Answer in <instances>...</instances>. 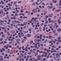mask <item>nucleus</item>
<instances>
[{
	"instance_id": "4be33fe9",
	"label": "nucleus",
	"mask_w": 61,
	"mask_h": 61,
	"mask_svg": "<svg viewBox=\"0 0 61 61\" xmlns=\"http://www.w3.org/2000/svg\"><path fill=\"white\" fill-rule=\"evenodd\" d=\"M2 49L3 50V51H5V50L4 48H2Z\"/></svg>"
},
{
	"instance_id": "a18cd8bd",
	"label": "nucleus",
	"mask_w": 61,
	"mask_h": 61,
	"mask_svg": "<svg viewBox=\"0 0 61 61\" xmlns=\"http://www.w3.org/2000/svg\"><path fill=\"white\" fill-rule=\"evenodd\" d=\"M16 12L15 11H14L13 12V13H14L15 14V13Z\"/></svg>"
},
{
	"instance_id": "3c124183",
	"label": "nucleus",
	"mask_w": 61,
	"mask_h": 61,
	"mask_svg": "<svg viewBox=\"0 0 61 61\" xmlns=\"http://www.w3.org/2000/svg\"><path fill=\"white\" fill-rule=\"evenodd\" d=\"M22 3V2L21 1H18V3Z\"/></svg>"
},
{
	"instance_id": "2f4dec72",
	"label": "nucleus",
	"mask_w": 61,
	"mask_h": 61,
	"mask_svg": "<svg viewBox=\"0 0 61 61\" xmlns=\"http://www.w3.org/2000/svg\"><path fill=\"white\" fill-rule=\"evenodd\" d=\"M0 25H3V24L2 23H1V22H0Z\"/></svg>"
},
{
	"instance_id": "5fc2aeb1",
	"label": "nucleus",
	"mask_w": 61,
	"mask_h": 61,
	"mask_svg": "<svg viewBox=\"0 0 61 61\" xmlns=\"http://www.w3.org/2000/svg\"><path fill=\"white\" fill-rule=\"evenodd\" d=\"M17 15H18L16 13H15V16H17Z\"/></svg>"
},
{
	"instance_id": "69168bd1",
	"label": "nucleus",
	"mask_w": 61,
	"mask_h": 61,
	"mask_svg": "<svg viewBox=\"0 0 61 61\" xmlns=\"http://www.w3.org/2000/svg\"><path fill=\"white\" fill-rule=\"evenodd\" d=\"M46 60V58H44L43 60V61H45Z\"/></svg>"
},
{
	"instance_id": "6ab92c4d",
	"label": "nucleus",
	"mask_w": 61,
	"mask_h": 61,
	"mask_svg": "<svg viewBox=\"0 0 61 61\" xmlns=\"http://www.w3.org/2000/svg\"><path fill=\"white\" fill-rule=\"evenodd\" d=\"M36 20H33V23H36Z\"/></svg>"
},
{
	"instance_id": "603ef678",
	"label": "nucleus",
	"mask_w": 61,
	"mask_h": 61,
	"mask_svg": "<svg viewBox=\"0 0 61 61\" xmlns=\"http://www.w3.org/2000/svg\"><path fill=\"white\" fill-rule=\"evenodd\" d=\"M53 33H54V34H55V30H53Z\"/></svg>"
},
{
	"instance_id": "aec40b11",
	"label": "nucleus",
	"mask_w": 61,
	"mask_h": 61,
	"mask_svg": "<svg viewBox=\"0 0 61 61\" xmlns=\"http://www.w3.org/2000/svg\"><path fill=\"white\" fill-rule=\"evenodd\" d=\"M7 17V19H9V16H8V15H7V16H6Z\"/></svg>"
},
{
	"instance_id": "f3484780",
	"label": "nucleus",
	"mask_w": 61,
	"mask_h": 61,
	"mask_svg": "<svg viewBox=\"0 0 61 61\" xmlns=\"http://www.w3.org/2000/svg\"><path fill=\"white\" fill-rule=\"evenodd\" d=\"M46 23V24H48V20H46L45 21Z\"/></svg>"
},
{
	"instance_id": "ea45409f",
	"label": "nucleus",
	"mask_w": 61,
	"mask_h": 61,
	"mask_svg": "<svg viewBox=\"0 0 61 61\" xmlns=\"http://www.w3.org/2000/svg\"><path fill=\"white\" fill-rule=\"evenodd\" d=\"M22 30H19V32H20L21 33H22Z\"/></svg>"
},
{
	"instance_id": "864d4df0",
	"label": "nucleus",
	"mask_w": 61,
	"mask_h": 61,
	"mask_svg": "<svg viewBox=\"0 0 61 61\" xmlns=\"http://www.w3.org/2000/svg\"><path fill=\"white\" fill-rule=\"evenodd\" d=\"M40 59H41L40 58H37V60H40Z\"/></svg>"
},
{
	"instance_id": "774afa93",
	"label": "nucleus",
	"mask_w": 61,
	"mask_h": 61,
	"mask_svg": "<svg viewBox=\"0 0 61 61\" xmlns=\"http://www.w3.org/2000/svg\"><path fill=\"white\" fill-rule=\"evenodd\" d=\"M58 42H60L61 43V40H59Z\"/></svg>"
},
{
	"instance_id": "c756f323",
	"label": "nucleus",
	"mask_w": 61,
	"mask_h": 61,
	"mask_svg": "<svg viewBox=\"0 0 61 61\" xmlns=\"http://www.w3.org/2000/svg\"><path fill=\"white\" fill-rule=\"evenodd\" d=\"M20 55H21V56H22L23 57H24V55H23V54H22V53H20Z\"/></svg>"
},
{
	"instance_id": "9b49d317",
	"label": "nucleus",
	"mask_w": 61,
	"mask_h": 61,
	"mask_svg": "<svg viewBox=\"0 0 61 61\" xmlns=\"http://www.w3.org/2000/svg\"><path fill=\"white\" fill-rule=\"evenodd\" d=\"M50 51V50H47V53H49V52Z\"/></svg>"
},
{
	"instance_id": "6e6552de",
	"label": "nucleus",
	"mask_w": 61,
	"mask_h": 61,
	"mask_svg": "<svg viewBox=\"0 0 61 61\" xmlns=\"http://www.w3.org/2000/svg\"><path fill=\"white\" fill-rule=\"evenodd\" d=\"M26 40V39H24L22 40V41L21 42H22V43H24V41Z\"/></svg>"
},
{
	"instance_id": "2eb2a0df",
	"label": "nucleus",
	"mask_w": 61,
	"mask_h": 61,
	"mask_svg": "<svg viewBox=\"0 0 61 61\" xmlns=\"http://www.w3.org/2000/svg\"><path fill=\"white\" fill-rule=\"evenodd\" d=\"M27 24V23L26 22H25L24 23V25H26Z\"/></svg>"
},
{
	"instance_id": "412c9836",
	"label": "nucleus",
	"mask_w": 61,
	"mask_h": 61,
	"mask_svg": "<svg viewBox=\"0 0 61 61\" xmlns=\"http://www.w3.org/2000/svg\"><path fill=\"white\" fill-rule=\"evenodd\" d=\"M17 3V2H14L13 4L14 5H15Z\"/></svg>"
},
{
	"instance_id": "052dcab7",
	"label": "nucleus",
	"mask_w": 61,
	"mask_h": 61,
	"mask_svg": "<svg viewBox=\"0 0 61 61\" xmlns=\"http://www.w3.org/2000/svg\"><path fill=\"white\" fill-rule=\"evenodd\" d=\"M29 22H30V23H32V21H30V20H29Z\"/></svg>"
},
{
	"instance_id": "8fccbe9b",
	"label": "nucleus",
	"mask_w": 61,
	"mask_h": 61,
	"mask_svg": "<svg viewBox=\"0 0 61 61\" xmlns=\"http://www.w3.org/2000/svg\"><path fill=\"white\" fill-rule=\"evenodd\" d=\"M0 12L1 13H3V11H0Z\"/></svg>"
},
{
	"instance_id": "5701e85b",
	"label": "nucleus",
	"mask_w": 61,
	"mask_h": 61,
	"mask_svg": "<svg viewBox=\"0 0 61 61\" xmlns=\"http://www.w3.org/2000/svg\"><path fill=\"white\" fill-rule=\"evenodd\" d=\"M56 56H60L59 54L58 53H57L56 54Z\"/></svg>"
},
{
	"instance_id": "b1692460",
	"label": "nucleus",
	"mask_w": 61,
	"mask_h": 61,
	"mask_svg": "<svg viewBox=\"0 0 61 61\" xmlns=\"http://www.w3.org/2000/svg\"><path fill=\"white\" fill-rule=\"evenodd\" d=\"M35 48L37 47V44H36L35 45Z\"/></svg>"
},
{
	"instance_id": "49530a36",
	"label": "nucleus",
	"mask_w": 61,
	"mask_h": 61,
	"mask_svg": "<svg viewBox=\"0 0 61 61\" xmlns=\"http://www.w3.org/2000/svg\"><path fill=\"white\" fill-rule=\"evenodd\" d=\"M16 22L17 23H20V22H19L18 20L17 21H16Z\"/></svg>"
},
{
	"instance_id": "39448f33",
	"label": "nucleus",
	"mask_w": 61,
	"mask_h": 61,
	"mask_svg": "<svg viewBox=\"0 0 61 61\" xmlns=\"http://www.w3.org/2000/svg\"><path fill=\"white\" fill-rule=\"evenodd\" d=\"M47 8L49 9H52V6H48L47 7Z\"/></svg>"
},
{
	"instance_id": "f03ea898",
	"label": "nucleus",
	"mask_w": 61,
	"mask_h": 61,
	"mask_svg": "<svg viewBox=\"0 0 61 61\" xmlns=\"http://www.w3.org/2000/svg\"><path fill=\"white\" fill-rule=\"evenodd\" d=\"M33 12L35 13H36L37 12V10L36 9H33Z\"/></svg>"
},
{
	"instance_id": "20e7f679",
	"label": "nucleus",
	"mask_w": 61,
	"mask_h": 61,
	"mask_svg": "<svg viewBox=\"0 0 61 61\" xmlns=\"http://www.w3.org/2000/svg\"><path fill=\"white\" fill-rule=\"evenodd\" d=\"M3 23L4 24H6L7 21L5 20H3Z\"/></svg>"
},
{
	"instance_id": "79ce46f5",
	"label": "nucleus",
	"mask_w": 61,
	"mask_h": 61,
	"mask_svg": "<svg viewBox=\"0 0 61 61\" xmlns=\"http://www.w3.org/2000/svg\"><path fill=\"white\" fill-rule=\"evenodd\" d=\"M25 8L24 7H23V8H22V9L23 10H24Z\"/></svg>"
},
{
	"instance_id": "e2e57ef3",
	"label": "nucleus",
	"mask_w": 61,
	"mask_h": 61,
	"mask_svg": "<svg viewBox=\"0 0 61 61\" xmlns=\"http://www.w3.org/2000/svg\"><path fill=\"white\" fill-rule=\"evenodd\" d=\"M21 52H22L23 53H25V51H21Z\"/></svg>"
},
{
	"instance_id": "473e14b6",
	"label": "nucleus",
	"mask_w": 61,
	"mask_h": 61,
	"mask_svg": "<svg viewBox=\"0 0 61 61\" xmlns=\"http://www.w3.org/2000/svg\"><path fill=\"white\" fill-rule=\"evenodd\" d=\"M2 37H5V35H2Z\"/></svg>"
},
{
	"instance_id": "09e8293b",
	"label": "nucleus",
	"mask_w": 61,
	"mask_h": 61,
	"mask_svg": "<svg viewBox=\"0 0 61 61\" xmlns=\"http://www.w3.org/2000/svg\"><path fill=\"white\" fill-rule=\"evenodd\" d=\"M52 56H55V53H53V54H52Z\"/></svg>"
},
{
	"instance_id": "ddd939ff",
	"label": "nucleus",
	"mask_w": 61,
	"mask_h": 61,
	"mask_svg": "<svg viewBox=\"0 0 61 61\" xmlns=\"http://www.w3.org/2000/svg\"><path fill=\"white\" fill-rule=\"evenodd\" d=\"M28 32V30H27L26 31H24V33L25 34L27 33Z\"/></svg>"
},
{
	"instance_id": "bf43d9fd",
	"label": "nucleus",
	"mask_w": 61,
	"mask_h": 61,
	"mask_svg": "<svg viewBox=\"0 0 61 61\" xmlns=\"http://www.w3.org/2000/svg\"><path fill=\"white\" fill-rule=\"evenodd\" d=\"M13 18L14 19H16L15 17L14 16L13 17Z\"/></svg>"
},
{
	"instance_id": "37998d69",
	"label": "nucleus",
	"mask_w": 61,
	"mask_h": 61,
	"mask_svg": "<svg viewBox=\"0 0 61 61\" xmlns=\"http://www.w3.org/2000/svg\"><path fill=\"white\" fill-rule=\"evenodd\" d=\"M38 29V27L35 28V30H37Z\"/></svg>"
},
{
	"instance_id": "f8f14e48",
	"label": "nucleus",
	"mask_w": 61,
	"mask_h": 61,
	"mask_svg": "<svg viewBox=\"0 0 61 61\" xmlns=\"http://www.w3.org/2000/svg\"><path fill=\"white\" fill-rule=\"evenodd\" d=\"M38 54V53L37 52H36V53H35V56H36V55Z\"/></svg>"
},
{
	"instance_id": "de8ad7c7",
	"label": "nucleus",
	"mask_w": 61,
	"mask_h": 61,
	"mask_svg": "<svg viewBox=\"0 0 61 61\" xmlns=\"http://www.w3.org/2000/svg\"><path fill=\"white\" fill-rule=\"evenodd\" d=\"M9 47L10 48H12V46L10 45L9 46Z\"/></svg>"
},
{
	"instance_id": "13d9d810",
	"label": "nucleus",
	"mask_w": 61,
	"mask_h": 61,
	"mask_svg": "<svg viewBox=\"0 0 61 61\" xmlns=\"http://www.w3.org/2000/svg\"><path fill=\"white\" fill-rule=\"evenodd\" d=\"M33 43V41H30V43Z\"/></svg>"
},
{
	"instance_id": "bb28decb",
	"label": "nucleus",
	"mask_w": 61,
	"mask_h": 61,
	"mask_svg": "<svg viewBox=\"0 0 61 61\" xmlns=\"http://www.w3.org/2000/svg\"><path fill=\"white\" fill-rule=\"evenodd\" d=\"M60 10V9H59V10H56V12H59V10Z\"/></svg>"
},
{
	"instance_id": "c03bdc74",
	"label": "nucleus",
	"mask_w": 61,
	"mask_h": 61,
	"mask_svg": "<svg viewBox=\"0 0 61 61\" xmlns=\"http://www.w3.org/2000/svg\"><path fill=\"white\" fill-rule=\"evenodd\" d=\"M40 51L38 50H37L36 51V52H40Z\"/></svg>"
},
{
	"instance_id": "338daca9",
	"label": "nucleus",
	"mask_w": 61,
	"mask_h": 61,
	"mask_svg": "<svg viewBox=\"0 0 61 61\" xmlns=\"http://www.w3.org/2000/svg\"><path fill=\"white\" fill-rule=\"evenodd\" d=\"M40 45L41 46H43V45L42 44H41Z\"/></svg>"
},
{
	"instance_id": "c9c22d12",
	"label": "nucleus",
	"mask_w": 61,
	"mask_h": 61,
	"mask_svg": "<svg viewBox=\"0 0 61 61\" xmlns=\"http://www.w3.org/2000/svg\"><path fill=\"white\" fill-rule=\"evenodd\" d=\"M55 8H53L52 9V11H54L55 10Z\"/></svg>"
},
{
	"instance_id": "f257e3e1",
	"label": "nucleus",
	"mask_w": 61,
	"mask_h": 61,
	"mask_svg": "<svg viewBox=\"0 0 61 61\" xmlns=\"http://www.w3.org/2000/svg\"><path fill=\"white\" fill-rule=\"evenodd\" d=\"M20 39H17V40L16 41V42H17V44H20V42H20Z\"/></svg>"
},
{
	"instance_id": "4d7b16f0",
	"label": "nucleus",
	"mask_w": 61,
	"mask_h": 61,
	"mask_svg": "<svg viewBox=\"0 0 61 61\" xmlns=\"http://www.w3.org/2000/svg\"><path fill=\"white\" fill-rule=\"evenodd\" d=\"M16 11H17V12H19V10H16Z\"/></svg>"
},
{
	"instance_id": "a878e982",
	"label": "nucleus",
	"mask_w": 61,
	"mask_h": 61,
	"mask_svg": "<svg viewBox=\"0 0 61 61\" xmlns=\"http://www.w3.org/2000/svg\"><path fill=\"white\" fill-rule=\"evenodd\" d=\"M42 4L43 5V6H45V4L44 3H42Z\"/></svg>"
},
{
	"instance_id": "e433bc0d",
	"label": "nucleus",
	"mask_w": 61,
	"mask_h": 61,
	"mask_svg": "<svg viewBox=\"0 0 61 61\" xmlns=\"http://www.w3.org/2000/svg\"><path fill=\"white\" fill-rule=\"evenodd\" d=\"M35 43H37V40H35Z\"/></svg>"
},
{
	"instance_id": "7c9ffc66",
	"label": "nucleus",
	"mask_w": 61,
	"mask_h": 61,
	"mask_svg": "<svg viewBox=\"0 0 61 61\" xmlns=\"http://www.w3.org/2000/svg\"><path fill=\"white\" fill-rule=\"evenodd\" d=\"M28 14H29V15H30V11H28Z\"/></svg>"
},
{
	"instance_id": "cd10ccee",
	"label": "nucleus",
	"mask_w": 61,
	"mask_h": 61,
	"mask_svg": "<svg viewBox=\"0 0 61 61\" xmlns=\"http://www.w3.org/2000/svg\"><path fill=\"white\" fill-rule=\"evenodd\" d=\"M19 58H22V57L21 56H19Z\"/></svg>"
},
{
	"instance_id": "7ed1b4c3",
	"label": "nucleus",
	"mask_w": 61,
	"mask_h": 61,
	"mask_svg": "<svg viewBox=\"0 0 61 61\" xmlns=\"http://www.w3.org/2000/svg\"><path fill=\"white\" fill-rule=\"evenodd\" d=\"M57 22V21L56 20H51V22L52 24H54L55 23H56Z\"/></svg>"
},
{
	"instance_id": "58836bf2",
	"label": "nucleus",
	"mask_w": 61,
	"mask_h": 61,
	"mask_svg": "<svg viewBox=\"0 0 61 61\" xmlns=\"http://www.w3.org/2000/svg\"><path fill=\"white\" fill-rule=\"evenodd\" d=\"M4 43V42L3 41H1V42L0 43V44H2V43Z\"/></svg>"
},
{
	"instance_id": "f704fd0d",
	"label": "nucleus",
	"mask_w": 61,
	"mask_h": 61,
	"mask_svg": "<svg viewBox=\"0 0 61 61\" xmlns=\"http://www.w3.org/2000/svg\"><path fill=\"white\" fill-rule=\"evenodd\" d=\"M39 52V53H43L42 51H40V52Z\"/></svg>"
},
{
	"instance_id": "6e6d98bb",
	"label": "nucleus",
	"mask_w": 61,
	"mask_h": 61,
	"mask_svg": "<svg viewBox=\"0 0 61 61\" xmlns=\"http://www.w3.org/2000/svg\"><path fill=\"white\" fill-rule=\"evenodd\" d=\"M12 41L10 42H9V44H12Z\"/></svg>"
},
{
	"instance_id": "c85d7f7f",
	"label": "nucleus",
	"mask_w": 61,
	"mask_h": 61,
	"mask_svg": "<svg viewBox=\"0 0 61 61\" xmlns=\"http://www.w3.org/2000/svg\"><path fill=\"white\" fill-rule=\"evenodd\" d=\"M39 30L40 31H41V27L40 28Z\"/></svg>"
},
{
	"instance_id": "a19ab883",
	"label": "nucleus",
	"mask_w": 61,
	"mask_h": 61,
	"mask_svg": "<svg viewBox=\"0 0 61 61\" xmlns=\"http://www.w3.org/2000/svg\"><path fill=\"white\" fill-rule=\"evenodd\" d=\"M49 38H51L52 37L51 36H49Z\"/></svg>"
},
{
	"instance_id": "680f3d73",
	"label": "nucleus",
	"mask_w": 61,
	"mask_h": 61,
	"mask_svg": "<svg viewBox=\"0 0 61 61\" xmlns=\"http://www.w3.org/2000/svg\"><path fill=\"white\" fill-rule=\"evenodd\" d=\"M53 43L55 44L56 43V42L55 41H53Z\"/></svg>"
},
{
	"instance_id": "9d476101",
	"label": "nucleus",
	"mask_w": 61,
	"mask_h": 61,
	"mask_svg": "<svg viewBox=\"0 0 61 61\" xmlns=\"http://www.w3.org/2000/svg\"><path fill=\"white\" fill-rule=\"evenodd\" d=\"M20 35L21 36H24V34H23V33H21V34H20Z\"/></svg>"
},
{
	"instance_id": "a211bd4d",
	"label": "nucleus",
	"mask_w": 61,
	"mask_h": 61,
	"mask_svg": "<svg viewBox=\"0 0 61 61\" xmlns=\"http://www.w3.org/2000/svg\"><path fill=\"white\" fill-rule=\"evenodd\" d=\"M57 31H61V29H57Z\"/></svg>"
},
{
	"instance_id": "393cba45",
	"label": "nucleus",
	"mask_w": 61,
	"mask_h": 61,
	"mask_svg": "<svg viewBox=\"0 0 61 61\" xmlns=\"http://www.w3.org/2000/svg\"><path fill=\"white\" fill-rule=\"evenodd\" d=\"M24 25L23 24H20V26H24Z\"/></svg>"
},
{
	"instance_id": "dca6fc26",
	"label": "nucleus",
	"mask_w": 61,
	"mask_h": 61,
	"mask_svg": "<svg viewBox=\"0 0 61 61\" xmlns=\"http://www.w3.org/2000/svg\"><path fill=\"white\" fill-rule=\"evenodd\" d=\"M53 51V52H57V51H56V50H54Z\"/></svg>"
},
{
	"instance_id": "423d86ee",
	"label": "nucleus",
	"mask_w": 61,
	"mask_h": 61,
	"mask_svg": "<svg viewBox=\"0 0 61 61\" xmlns=\"http://www.w3.org/2000/svg\"><path fill=\"white\" fill-rule=\"evenodd\" d=\"M27 36H28V37H30L31 36V34H28L27 35Z\"/></svg>"
},
{
	"instance_id": "0eeeda50",
	"label": "nucleus",
	"mask_w": 61,
	"mask_h": 61,
	"mask_svg": "<svg viewBox=\"0 0 61 61\" xmlns=\"http://www.w3.org/2000/svg\"><path fill=\"white\" fill-rule=\"evenodd\" d=\"M28 46H26L25 48V51H28Z\"/></svg>"
},
{
	"instance_id": "4c0bfd02",
	"label": "nucleus",
	"mask_w": 61,
	"mask_h": 61,
	"mask_svg": "<svg viewBox=\"0 0 61 61\" xmlns=\"http://www.w3.org/2000/svg\"><path fill=\"white\" fill-rule=\"evenodd\" d=\"M39 8H41V9L42 8L41 6H39Z\"/></svg>"
},
{
	"instance_id": "4468645a",
	"label": "nucleus",
	"mask_w": 61,
	"mask_h": 61,
	"mask_svg": "<svg viewBox=\"0 0 61 61\" xmlns=\"http://www.w3.org/2000/svg\"><path fill=\"white\" fill-rule=\"evenodd\" d=\"M59 6L61 5V0L60 1V2H59Z\"/></svg>"
},
{
	"instance_id": "1a4fd4ad",
	"label": "nucleus",
	"mask_w": 61,
	"mask_h": 61,
	"mask_svg": "<svg viewBox=\"0 0 61 61\" xmlns=\"http://www.w3.org/2000/svg\"><path fill=\"white\" fill-rule=\"evenodd\" d=\"M12 10H14L15 11V8L14 7H13L11 8Z\"/></svg>"
},
{
	"instance_id": "72a5a7b5",
	"label": "nucleus",
	"mask_w": 61,
	"mask_h": 61,
	"mask_svg": "<svg viewBox=\"0 0 61 61\" xmlns=\"http://www.w3.org/2000/svg\"><path fill=\"white\" fill-rule=\"evenodd\" d=\"M48 16L50 17H51V15H50V14H49Z\"/></svg>"
},
{
	"instance_id": "0e129e2a",
	"label": "nucleus",
	"mask_w": 61,
	"mask_h": 61,
	"mask_svg": "<svg viewBox=\"0 0 61 61\" xmlns=\"http://www.w3.org/2000/svg\"><path fill=\"white\" fill-rule=\"evenodd\" d=\"M41 57V56L40 55H39V56H38V57H37L38 58H39L40 57Z\"/></svg>"
}]
</instances>
